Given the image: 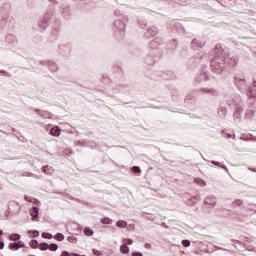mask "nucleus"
Instances as JSON below:
<instances>
[{"mask_svg":"<svg viewBox=\"0 0 256 256\" xmlns=\"http://www.w3.org/2000/svg\"><path fill=\"white\" fill-rule=\"evenodd\" d=\"M210 66L214 73H223L225 70V57L219 55L214 56L211 60Z\"/></svg>","mask_w":256,"mask_h":256,"instance_id":"1","label":"nucleus"},{"mask_svg":"<svg viewBox=\"0 0 256 256\" xmlns=\"http://www.w3.org/2000/svg\"><path fill=\"white\" fill-rule=\"evenodd\" d=\"M50 135L52 137H59L61 135V128L59 126H54L50 129Z\"/></svg>","mask_w":256,"mask_h":256,"instance_id":"2","label":"nucleus"},{"mask_svg":"<svg viewBox=\"0 0 256 256\" xmlns=\"http://www.w3.org/2000/svg\"><path fill=\"white\" fill-rule=\"evenodd\" d=\"M23 247H25V243H23V241L10 244V249H14L15 251H17V249H23Z\"/></svg>","mask_w":256,"mask_h":256,"instance_id":"3","label":"nucleus"},{"mask_svg":"<svg viewBox=\"0 0 256 256\" xmlns=\"http://www.w3.org/2000/svg\"><path fill=\"white\" fill-rule=\"evenodd\" d=\"M236 85L239 89H243V87H245L246 82H245V78H241L239 76L236 77Z\"/></svg>","mask_w":256,"mask_h":256,"instance_id":"4","label":"nucleus"},{"mask_svg":"<svg viewBox=\"0 0 256 256\" xmlns=\"http://www.w3.org/2000/svg\"><path fill=\"white\" fill-rule=\"evenodd\" d=\"M30 215H31V217H32V221L37 220V217H39V208L34 207V208L31 210Z\"/></svg>","mask_w":256,"mask_h":256,"instance_id":"5","label":"nucleus"},{"mask_svg":"<svg viewBox=\"0 0 256 256\" xmlns=\"http://www.w3.org/2000/svg\"><path fill=\"white\" fill-rule=\"evenodd\" d=\"M120 253L123 255H129V246H127V244H122L120 246Z\"/></svg>","mask_w":256,"mask_h":256,"instance_id":"6","label":"nucleus"},{"mask_svg":"<svg viewBox=\"0 0 256 256\" xmlns=\"http://www.w3.org/2000/svg\"><path fill=\"white\" fill-rule=\"evenodd\" d=\"M147 37H155L157 35V28L153 27L147 30Z\"/></svg>","mask_w":256,"mask_h":256,"instance_id":"7","label":"nucleus"},{"mask_svg":"<svg viewBox=\"0 0 256 256\" xmlns=\"http://www.w3.org/2000/svg\"><path fill=\"white\" fill-rule=\"evenodd\" d=\"M116 227H118L119 229H125V227H127V221H125V220H118L116 222Z\"/></svg>","mask_w":256,"mask_h":256,"instance_id":"8","label":"nucleus"},{"mask_svg":"<svg viewBox=\"0 0 256 256\" xmlns=\"http://www.w3.org/2000/svg\"><path fill=\"white\" fill-rule=\"evenodd\" d=\"M212 165H215L216 167H220L221 169L225 170L226 173H229V169L226 168L225 165H221L220 162L217 161H211Z\"/></svg>","mask_w":256,"mask_h":256,"instance_id":"9","label":"nucleus"},{"mask_svg":"<svg viewBox=\"0 0 256 256\" xmlns=\"http://www.w3.org/2000/svg\"><path fill=\"white\" fill-rule=\"evenodd\" d=\"M202 91L208 95H217V91L215 89L203 88Z\"/></svg>","mask_w":256,"mask_h":256,"instance_id":"10","label":"nucleus"},{"mask_svg":"<svg viewBox=\"0 0 256 256\" xmlns=\"http://www.w3.org/2000/svg\"><path fill=\"white\" fill-rule=\"evenodd\" d=\"M100 221L103 225H111L113 223V220L109 217H104Z\"/></svg>","mask_w":256,"mask_h":256,"instance_id":"11","label":"nucleus"},{"mask_svg":"<svg viewBox=\"0 0 256 256\" xmlns=\"http://www.w3.org/2000/svg\"><path fill=\"white\" fill-rule=\"evenodd\" d=\"M194 181L200 185V187H205L207 185V182H205V180L201 179V178H195Z\"/></svg>","mask_w":256,"mask_h":256,"instance_id":"12","label":"nucleus"},{"mask_svg":"<svg viewBox=\"0 0 256 256\" xmlns=\"http://www.w3.org/2000/svg\"><path fill=\"white\" fill-rule=\"evenodd\" d=\"M19 239H21V235H19L17 233L11 234L9 236V240L10 241H19Z\"/></svg>","mask_w":256,"mask_h":256,"instance_id":"13","label":"nucleus"},{"mask_svg":"<svg viewBox=\"0 0 256 256\" xmlns=\"http://www.w3.org/2000/svg\"><path fill=\"white\" fill-rule=\"evenodd\" d=\"M249 97H256V82H254L253 87L249 90Z\"/></svg>","mask_w":256,"mask_h":256,"instance_id":"14","label":"nucleus"},{"mask_svg":"<svg viewBox=\"0 0 256 256\" xmlns=\"http://www.w3.org/2000/svg\"><path fill=\"white\" fill-rule=\"evenodd\" d=\"M93 233H94L93 230L89 227H86L84 229V235H86L87 237H93Z\"/></svg>","mask_w":256,"mask_h":256,"instance_id":"15","label":"nucleus"},{"mask_svg":"<svg viewBox=\"0 0 256 256\" xmlns=\"http://www.w3.org/2000/svg\"><path fill=\"white\" fill-rule=\"evenodd\" d=\"M192 45L195 49H197V47H203V43H201V41H199L198 39H194L192 41Z\"/></svg>","mask_w":256,"mask_h":256,"instance_id":"16","label":"nucleus"},{"mask_svg":"<svg viewBox=\"0 0 256 256\" xmlns=\"http://www.w3.org/2000/svg\"><path fill=\"white\" fill-rule=\"evenodd\" d=\"M226 61H228V64L233 67V65H237V57L233 58H227Z\"/></svg>","mask_w":256,"mask_h":256,"instance_id":"17","label":"nucleus"},{"mask_svg":"<svg viewBox=\"0 0 256 256\" xmlns=\"http://www.w3.org/2000/svg\"><path fill=\"white\" fill-rule=\"evenodd\" d=\"M54 239H56V241H63L65 239V235H63L62 233H57L54 236Z\"/></svg>","mask_w":256,"mask_h":256,"instance_id":"18","label":"nucleus"},{"mask_svg":"<svg viewBox=\"0 0 256 256\" xmlns=\"http://www.w3.org/2000/svg\"><path fill=\"white\" fill-rule=\"evenodd\" d=\"M47 249H49V244H47V243H41V244L39 245V250H40V251H47Z\"/></svg>","mask_w":256,"mask_h":256,"instance_id":"19","label":"nucleus"},{"mask_svg":"<svg viewBox=\"0 0 256 256\" xmlns=\"http://www.w3.org/2000/svg\"><path fill=\"white\" fill-rule=\"evenodd\" d=\"M28 235H32V237H39V231H37V230H28Z\"/></svg>","mask_w":256,"mask_h":256,"instance_id":"20","label":"nucleus"},{"mask_svg":"<svg viewBox=\"0 0 256 256\" xmlns=\"http://www.w3.org/2000/svg\"><path fill=\"white\" fill-rule=\"evenodd\" d=\"M30 246L32 247V249H37L39 247V242L37 240H32L30 242Z\"/></svg>","mask_w":256,"mask_h":256,"instance_id":"21","label":"nucleus"},{"mask_svg":"<svg viewBox=\"0 0 256 256\" xmlns=\"http://www.w3.org/2000/svg\"><path fill=\"white\" fill-rule=\"evenodd\" d=\"M24 199L26 201H28L29 203H39V201L35 198H31V197H28V196H25Z\"/></svg>","mask_w":256,"mask_h":256,"instance_id":"22","label":"nucleus"},{"mask_svg":"<svg viewBox=\"0 0 256 256\" xmlns=\"http://www.w3.org/2000/svg\"><path fill=\"white\" fill-rule=\"evenodd\" d=\"M67 241H69V243L76 244L78 240H77V237L68 236V237H67Z\"/></svg>","mask_w":256,"mask_h":256,"instance_id":"23","label":"nucleus"},{"mask_svg":"<svg viewBox=\"0 0 256 256\" xmlns=\"http://www.w3.org/2000/svg\"><path fill=\"white\" fill-rule=\"evenodd\" d=\"M42 237L43 239H53V235L47 232L42 233Z\"/></svg>","mask_w":256,"mask_h":256,"instance_id":"24","label":"nucleus"},{"mask_svg":"<svg viewBox=\"0 0 256 256\" xmlns=\"http://www.w3.org/2000/svg\"><path fill=\"white\" fill-rule=\"evenodd\" d=\"M48 249H49L50 251H57V249H59V246H58L57 244H50V245L48 246Z\"/></svg>","mask_w":256,"mask_h":256,"instance_id":"25","label":"nucleus"},{"mask_svg":"<svg viewBox=\"0 0 256 256\" xmlns=\"http://www.w3.org/2000/svg\"><path fill=\"white\" fill-rule=\"evenodd\" d=\"M124 245H133V239L125 238L123 239Z\"/></svg>","mask_w":256,"mask_h":256,"instance_id":"26","label":"nucleus"},{"mask_svg":"<svg viewBox=\"0 0 256 256\" xmlns=\"http://www.w3.org/2000/svg\"><path fill=\"white\" fill-rule=\"evenodd\" d=\"M43 171H44L47 175H51V167H49V166H44V167H43Z\"/></svg>","mask_w":256,"mask_h":256,"instance_id":"27","label":"nucleus"},{"mask_svg":"<svg viewBox=\"0 0 256 256\" xmlns=\"http://www.w3.org/2000/svg\"><path fill=\"white\" fill-rule=\"evenodd\" d=\"M41 117H44V119H50L51 115L48 112H42Z\"/></svg>","mask_w":256,"mask_h":256,"instance_id":"28","label":"nucleus"},{"mask_svg":"<svg viewBox=\"0 0 256 256\" xmlns=\"http://www.w3.org/2000/svg\"><path fill=\"white\" fill-rule=\"evenodd\" d=\"M182 245H183V247H189V245H191V241H189V240H183V241H182Z\"/></svg>","mask_w":256,"mask_h":256,"instance_id":"29","label":"nucleus"},{"mask_svg":"<svg viewBox=\"0 0 256 256\" xmlns=\"http://www.w3.org/2000/svg\"><path fill=\"white\" fill-rule=\"evenodd\" d=\"M133 171L134 173H141V168H139L138 166H134Z\"/></svg>","mask_w":256,"mask_h":256,"instance_id":"30","label":"nucleus"},{"mask_svg":"<svg viewBox=\"0 0 256 256\" xmlns=\"http://www.w3.org/2000/svg\"><path fill=\"white\" fill-rule=\"evenodd\" d=\"M93 253L96 256H101V251L97 250V249H93Z\"/></svg>","mask_w":256,"mask_h":256,"instance_id":"31","label":"nucleus"},{"mask_svg":"<svg viewBox=\"0 0 256 256\" xmlns=\"http://www.w3.org/2000/svg\"><path fill=\"white\" fill-rule=\"evenodd\" d=\"M60 256H71V253L68 251H63Z\"/></svg>","mask_w":256,"mask_h":256,"instance_id":"32","label":"nucleus"},{"mask_svg":"<svg viewBox=\"0 0 256 256\" xmlns=\"http://www.w3.org/2000/svg\"><path fill=\"white\" fill-rule=\"evenodd\" d=\"M132 256H143V253H141V252H133Z\"/></svg>","mask_w":256,"mask_h":256,"instance_id":"33","label":"nucleus"},{"mask_svg":"<svg viewBox=\"0 0 256 256\" xmlns=\"http://www.w3.org/2000/svg\"><path fill=\"white\" fill-rule=\"evenodd\" d=\"M225 137H226V139H231L232 135L231 134H226ZM233 139H235V134H233Z\"/></svg>","mask_w":256,"mask_h":256,"instance_id":"34","label":"nucleus"},{"mask_svg":"<svg viewBox=\"0 0 256 256\" xmlns=\"http://www.w3.org/2000/svg\"><path fill=\"white\" fill-rule=\"evenodd\" d=\"M144 247L146 248V249H151V244H149V243H146L145 245H144Z\"/></svg>","mask_w":256,"mask_h":256,"instance_id":"35","label":"nucleus"},{"mask_svg":"<svg viewBox=\"0 0 256 256\" xmlns=\"http://www.w3.org/2000/svg\"><path fill=\"white\" fill-rule=\"evenodd\" d=\"M234 117H235L236 119H240L241 115H240L239 113H236V114L234 115Z\"/></svg>","mask_w":256,"mask_h":256,"instance_id":"36","label":"nucleus"},{"mask_svg":"<svg viewBox=\"0 0 256 256\" xmlns=\"http://www.w3.org/2000/svg\"><path fill=\"white\" fill-rule=\"evenodd\" d=\"M5 247V243L0 242V249H3Z\"/></svg>","mask_w":256,"mask_h":256,"instance_id":"37","label":"nucleus"},{"mask_svg":"<svg viewBox=\"0 0 256 256\" xmlns=\"http://www.w3.org/2000/svg\"><path fill=\"white\" fill-rule=\"evenodd\" d=\"M70 256H79L77 253H70Z\"/></svg>","mask_w":256,"mask_h":256,"instance_id":"38","label":"nucleus"},{"mask_svg":"<svg viewBox=\"0 0 256 256\" xmlns=\"http://www.w3.org/2000/svg\"><path fill=\"white\" fill-rule=\"evenodd\" d=\"M237 205H241V200L236 201Z\"/></svg>","mask_w":256,"mask_h":256,"instance_id":"39","label":"nucleus"},{"mask_svg":"<svg viewBox=\"0 0 256 256\" xmlns=\"http://www.w3.org/2000/svg\"><path fill=\"white\" fill-rule=\"evenodd\" d=\"M249 171H253L255 173V169L249 168Z\"/></svg>","mask_w":256,"mask_h":256,"instance_id":"40","label":"nucleus"},{"mask_svg":"<svg viewBox=\"0 0 256 256\" xmlns=\"http://www.w3.org/2000/svg\"><path fill=\"white\" fill-rule=\"evenodd\" d=\"M0 235H3V230H0Z\"/></svg>","mask_w":256,"mask_h":256,"instance_id":"41","label":"nucleus"},{"mask_svg":"<svg viewBox=\"0 0 256 256\" xmlns=\"http://www.w3.org/2000/svg\"><path fill=\"white\" fill-rule=\"evenodd\" d=\"M130 227H135L134 225H130Z\"/></svg>","mask_w":256,"mask_h":256,"instance_id":"42","label":"nucleus"},{"mask_svg":"<svg viewBox=\"0 0 256 256\" xmlns=\"http://www.w3.org/2000/svg\"><path fill=\"white\" fill-rule=\"evenodd\" d=\"M255 141H256V138H255Z\"/></svg>","mask_w":256,"mask_h":256,"instance_id":"43","label":"nucleus"}]
</instances>
